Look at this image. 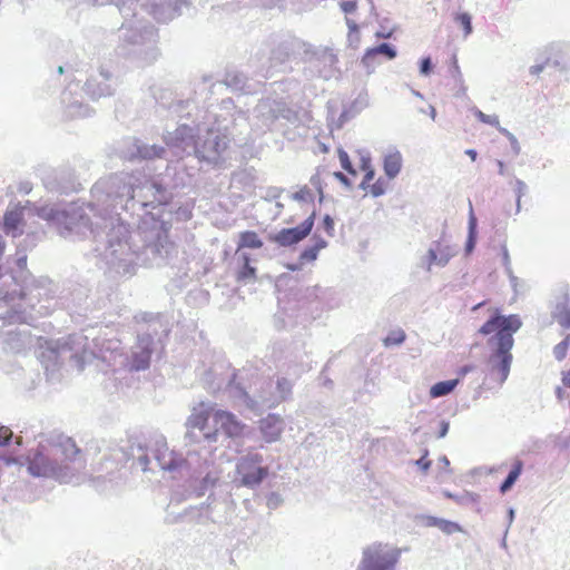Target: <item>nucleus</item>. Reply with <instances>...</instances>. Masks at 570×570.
<instances>
[{
	"instance_id": "f257e3e1",
	"label": "nucleus",
	"mask_w": 570,
	"mask_h": 570,
	"mask_svg": "<svg viewBox=\"0 0 570 570\" xmlns=\"http://www.w3.org/2000/svg\"><path fill=\"white\" fill-rule=\"evenodd\" d=\"M90 194L88 204L46 207L40 216L52 222L63 237H91L97 255L124 276L134 275L138 265H160L170 257L175 245L163 223L153 220L149 226L145 220L130 234L117 212L166 205L173 194L159 179L116 174L99 179Z\"/></svg>"
},
{
	"instance_id": "f03ea898",
	"label": "nucleus",
	"mask_w": 570,
	"mask_h": 570,
	"mask_svg": "<svg viewBox=\"0 0 570 570\" xmlns=\"http://www.w3.org/2000/svg\"><path fill=\"white\" fill-rule=\"evenodd\" d=\"M79 453L80 450L71 438L58 435L51 444H40L38 450L28 456V471L38 478H52L61 483H78L79 473L85 468Z\"/></svg>"
},
{
	"instance_id": "7ed1b4c3",
	"label": "nucleus",
	"mask_w": 570,
	"mask_h": 570,
	"mask_svg": "<svg viewBox=\"0 0 570 570\" xmlns=\"http://www.w3.org/2000/svg\"><path fill=\"white\" fill-rule=\"evenodd\" d=\"M212 422L213 426L209 424V415L206 411L194 412L186 423V438L193 442L206 441L214 443L218 441L220 432H224L228 438H237L245 428L233 413L222 410L214 412Z\"/></svg>"
},
{
	"instance_id": "20e7f679",
	"label": "nucleus",
	"mask_w": 570,
	"mask_h": 570,
	"mask_svg": "<svg viewBox=\"0 0 570 570\" xmlns=\"http://www.w3.org/2000/svg\"><path fill=\"white\" fill-rule=\"evenodd\" d=\"M60 291L59 286L47 277L33 281L27 288L18 284L14 299H8L7 306L2 308L4 316H0V320L9 324L24 323L27 322L26 306L36 309V305L41 301L49 302L58 298Z\"/></svg>"
},
{
	"instance_id": "39448f33",
	"label": "nucleus",
	"mask_w": 570,
	"mask_h": 570,
	"mask_svg": "<svg viewBox=\"0 0 570 570\" xmlns=\"http://www.w3.org/2000/svg\"><path fill=\"white\" fill-rule=\"evenodd\" d=\"M127 18L119 29V38L122 41L119 53L137 57L147 63L155 61L158 56L155 28L148 22L131 21Z\"/></svg>"
},
{
	"instance_id": "423d86ee",
	"label": "nucleus",
	"mask_w": 570,
	"mask_h": 570,
	"mask_svg": "<svg viewBox=\"0 0 570 570\" xmlns=\"http://www.w3.org/2000/svg\"><path fill=\"white\" fill-rule=\"evenodd\" d=\"M94 356L89 348L88 337L81 333H73L51 342L46 352H42V363L49 380H55V371L66 358L75 360L79 368Z\"/></svg>"
},
{
	"instance_id": "0eeeda50",
	"label": "nucleus",
	"mask_w": 570,
	"mask_h": 570,
	"mask_svg": "<svg viewBox=\"0 0 570 570\" xmlns=\"http://www.w3.org/2000/svg\"><path fill=\"white\" fill-rule=\"evenodd\" d=\"M264 456L256 451H248L236 463L233 483L235 487L257 489L269 474V468L264 463Z\"/></svg>"
},
{
	"instance_id": "6e6552de",
	"label": "nucleus",
	"mask_w": 570,
	"mask_h": 570,
	"mask_svg": "<svg viewBox=\"0 0 570 570\" xmlns=\"http://www.w3.org/2000/svg\"><path fill=\"white\" fill-rule=\"evenodd\" d=\"M197 135L196 157L202 161L216 165L228 147V135L218 132V130L209 127L207 122L197 126Z\"/></svg>"
},
{
	"instance_id": "1a4fd4ad",
	"label": "nucleus",
	"mask_w": 570,
	"mask_h": 570,
	"mask_svg": "<svg viewBox=\"0 0 570 570\" xmlns=\"http://www.w3.org/2000/svg\"><path fill=\"white\" fill-rule=\"evenodd\" d=\"M303 73L307 80L315 78L331 79L336 71L337 57L327 48H312L307 46L303 56Z\"/></svg>"
},
{
	"instance_id": "9d476101",
	"label": "nucleus",
	"mask_w": 570,
	"mask_h": 570,
	"mask_svg": "<svg viewBox=\"0 0 570 570\" xmlns=\"http://www.w3.org/2000/svg\"><path fill=\"white\" fill-rule=\"evenodd\" d=\"M205 122L218 130V132L227 134L229 137L234 127H239L247 122V115L246 111L237 108L234 100L228 98L222 100L215 110L207 115Z\"/></svg>"
},
{
	"instance_id": "9b49d317",
	"label": "nucleus",
	"mask_w": 570,
	"mask_h": 570,
	"mask_svg": "<svg viewBox=\"0 0 570 570\" xmlns=\"http://www.w3.org/2000/svg\"><path fill=\"white\" fill-rule=\"evenodd\" d=\"M513 345V337L501 336L492 341V345L488 346L491 351L488 358V367L492 375H498L500 384H503L510 374L513 360L511 350Z\"/></svg>"
},
{
	"instance_id": "f8f14e48",
	"label": "nucleus",
	"mask_w": 570,
	"mask_h": 570,
	"mask_svg": "<svg viewBox=\"0 0 570 570\" xmlns=\"http://www.w3.org/2000/svg\"><path fill=\"white\" fill-rule=\"evenodd\" d=\"M400 554L399 549L374 543L363 550L362 560L356 570H394Z\"/></svg>"
},
{
	"instance_id": "ddd939ff",
	"label": "nucleus",
	"mask_w": 570,
	"mask_h": 570,
	"mask_svg": "<svg viewBox=\"0 0 570 570\" xmlns=\"http://www.w3.org/2000/svg\"><path fill=\"white\" fill-rule=\"evenodd\" d=\"M164 141L176 157L196 156L198 138L196 139L194 129L187 125H179L174 131H167Z\"/></svg>"
},
{
	"instance_id": "4468645a",
	"label": "nucleus",
	"mask_w": 570,
	"mask_h": 570,
	"mask_svg": "<svg viewBox=\"0 0 570 570\" xmlns=\"http://www.w3.org/2000/svg\"><path fill=\"white\" fill-rule=\"evenodd\" d=\"M521 326L522 322L518 315H501L497 313L480 327L479 332L483 335L494 333L487 342L488 346H490L492 345V341L498 337H513V334L517 333Z\"/></svg>"
},
{
	"instance_id": "2eb2a0df",
	"label": "nucleus",
	"mask_w": 570,
	"mask_h": 570,
	"mask_svg": "<svg viewBox=\"0 0 570 570\" xmlns=\"http://www.w3.org/2000/svg\"><path fill=\"white\" fill-rule=\"evenodd\" d=\"M157 346L154 345L150 333L139 332L137 342L131 347V354L128 358V366L131 371H145L150 365L153 353Z\"/></svg>"
},
{
	"instance_id": "dca6fc26",
	"label": "nucleus",
	"mask_w": 570,
	"mask_h": 570,
	"mask_svg": "<svg viewBox=\"0 0 570 570\" xmlns=\"http://www.w3.org/2000/svg\"><path fill=\"white\" fill-rule=\"evenodd\" d=\"M316 214H312L299 225L282 228L277 233L269 234L268 239L281 247H291L305 239L312 232Z\"/></svg>"
},
{
	"instance_id": "f3484780",
	"label": "nucleus",
	"mask_w": 570,
	"mask_h": 570,
	"mask_svg": "<svg viewBox=\"0 0 570 570\" xmlns=\"http://www.w3.org/2000/svg\"><path fill=\"white\" fill-rule=\"evenodd\" d=\"M116 87L117 79L107 68L101 67L87 79L83 90L92 100H97L114 95Z\"/></svg>"
},
{
	"instance_id": "a211bd4d",
	"label": "nucleus",
	"mask_w": 570,
	"mask_h": 570,
	"mask_svg": "<svg viewBox=\"0 0 570 570\" xmlns=\"http://www.w3.org/2000/svg\"><path fill=\"white\" fill-rule=\"evenodd\" d=\"M135 321L139 325L137 334L139 332L150 333L154 345L157 346L159 344L163 346V337H166L170 330L159 314L138 313L135 315Z\"/></svg>"
},
{
	"instance_id": "6ab92c4d",
	"label": "nucleus",
	"mask_w": 570,
	"mask_h": 570,
	"mask_svg": "<svg viewBox=\"0 0 570 570\" xmlns=\"http://www.w3.org/2000/svg\"><path fill=\"white\" fill-rule=\"evenodd\" d=\"M275 392H271L269 396H262L261 400H250V410L261 412L266 409H273L281 402L285 401L292 392V383L285 379H278L274 386Z\"/></svg>"
},
{
	"instance_id": "aec40b11",
	"label": "nucleus",
	"mask_w": 570,
	"mask_h": 570,
	"mask_svg": "<svg viewBox=\"0 0 570 570\" xmlns=\"http://www.w3.org/2000/svg\"><path fill=\"white\" fill-rule=\"evenodd\" d=\"M125 157L129 159L140 158L146 160L157 158L165 159L167 157V150L163 146L148 145L139 139L131 138Z\"/></svg>"
},
{
	"instance_id": "412c9836",
	"label": "nucleus",
	"mask_w": 570,
	"mask_h": 570,
	"mask_svg": "<svg viewBox=\"0 0 570 570\" xmlns=\"http://www.w3.org/2000/svg\"><path fill=\"white\" fill-rule=\"evenodd\" d=\"M455 254L456 249L454 247L438 240L431 245L426 255L422 257L421 264L425 266L428 272H430L432 265H436L439 267L448 265Z\"/></svg>"
},
{
	"instance_id": "4be33fe9",
	"label": "nucleus",
	"mask_w": 570,
	"mask_h": 570,
	"mask_svg": "<svg viewBox=\"0 0 570 570\" xmlns=\"http://www.w3.org/2000/svg\"><path fill=\"white\" fill-rule=\"evenodd\" d=\"M153 456L156 465L165 471L180 470L184 465L189 464L188 460L170 451L165 442H157V448L153 451Z\"/></svg>"
},
{
	"instance_id": "5701e85b",
	"label": "nucleus",
	"mask_w": 570,
	"mask_h": 570,
	"mask_svg": "<svg viewBox=\"0 0 570 570\" xmlns=\"http://www.w3.org/2000/svg\"><path fill=\"white\" fill-rule=\"evenodd\" d=\"M32 344V337L27 327L8 330L3 334V348L12 353H20Z\"/></svg>"
},
{
	"instance_id": "b1692460",
	"label": "nucleus",
	"mask_w": 570,
	"mask_h": 570,
	"mask_svg": "<svg viewBox=\"0 0 570 570\" xmlns=\"http://www.w3.org/2000/svg\"><path fill=\"white\" fill-rule=\"evenodd\" d=\"M180 0H149L150 12L160 22H167L179 14Z\"/></svg>"
},
{
	"instance_id": "393cba45",
	"label": "nucleus",
	"mask_w": 570,
	"mask_h": 570,
	"mask_svg": "<svg viewBox=\"0 0 570 570\" xmlns=\"http://www.w3.org/2000/svg\"><path fill=\"white\" fill-rule=\"evenodd\" d=\"M384 56L387 60H393L397 56L396 48L387 42H382L375 47L367 48L364 56L362 57V65L366 68L367 73H372L375 69L376 56Z\"/></svg>"
},
{
	"instance_id": "a878e982",
	"label": "nucleus",
	"mask_w": 570,
	"mask_h": 570,
	"mask_svg": "<svg viewBox=\"0 0 570 570\" xmlns=\"http://www.w3.org/2000/svg\"><path fill=\"white\" fill-rule=\"evenodd\" d=\"M284 422L279 415L268 414L259 421V430L264 440L268 443L275 442L281 436Z\"/></svg>"
},
{
	"instance_id": "bb28decb",
	"label": "nucleus",
	"mask_w": 570,
	"mask_h": 570,
	"mask_svg": "<svg viewBox=\"0 0 570 570\" xmlns=\"http://www.w3.org/2000/svg\"><path fill=\"white\" fill-rule=\"evenodd\" d=\"M62 102L65 104V114L70 119L87 118L94 112L88 105L73 97L71 92L63 94Z\"/></svg>"
},
{
	"instance_id": "cd10ccee",
	"label": "nucleus",
	"mask_w": 570,
	"mask_h": 570,
	"mask_svg": "<svg viewBox=\"0 0 570 570\" xmlns=\"http://www.w3.org/2000/svg\"><path fill=\"white\" fill-rule=\"evenodd\" d=\"M292 52V45L287 41L279 42L276 47L271 49L269 56L265 62H262V67L269 71L271 69H277L284 62H286Z\"/></svg>"
},
{
	"instance_id": "c85d7f7f",
	"label": "nucleus",
	"mask_w": 570,
	"mask_h": 570,
	"mask_svg": "<svg viewBox=\"0 0 570 570\" xmlns=\"http://www.w3.org/2000/svg\"><path fill=\"white\" fill-rule=\"evenodd\" d=\"M402 154L396 147H390L384 154L383 169L389 179H394L401 171Z\"/></svg>"
},
{
	"instance_id": "c756f323",
	"label": "nucleus",
	"mask_w": 570,
	"mask_h": 570,
	"mask_svg": "<svg viewBox=\"0 0 570 570\" xmlns=\"http://www.w3.org/2000/svg\"><path fill=\"white\" fill-rule=\"evenodd\" d=\"M277 100L265 98L261 99L256 105L255 116L262 120L263 126L269 127L276 120Z\"/></svg>"
},
{
	"instance_id": "7c9ffc66",
	"label": "nucleus",
	"mask_w": 570,
	"mask_h": 570,
	"mask_svg": "<svg viewBox=\"0 0 570 570\" xmlns=\"http://www.w3.org/2000/svg\"><path fill=\"white\" fill-rule=\"evenodd\" d=\"M87 297L86 288L79 285H75L72 288H62L59 292L58 301L62 306L67 308L71 306H78L82 303V301Z\"/></svg>"
},
{
	"instance_id": "2f4dec72",
	"label": "nucleus",
	"mask_w": 570,
	"mask_h": 570,
	"mask_svg": "<svg viewBox=\"0 0 570 570\" xmlns=\"http://www.w3.org/2000/svg\"><path fill=\"white\" fill-rule=\"evenodd\" d=\"M478 219L475 217L471 200H469V222H468V238L465 243V254L469 255L473 252L476 244L478 236Z\"/></svg>"
},
{
	"instance_id": "473e14b6",
	"label": "nucleus",
	"mask_w": 570,
	"mask_h": 570,
	"mask_svg": "<svg viewBox=\"0 0 570 570\" xmlns=\"http://www.w3.org/2000/svg\"><path fill=\"white\" fill-rule=\"evenodd\" d=\"M568 294L564 293V302L558 303L556 305L554 311L552 312V317L558 322V324L563 328H570V307L568 306Z\"/></svg>"
},
{
	"instance_id": "72a5a7b5",
	"label": "nucleus",
	"mask_w": 570,
	"mask_h": 570,
	"mask_svg": "<svg viewBox=\"0 0 570 570\" xmlns=\"http://www.w3.org/2000/svg\"><path fill=\"white\" fill-rule=\"evenodd\" d=\"M62 177V171L53 173L43 178L45 187L50 191L68 193L73 189L70 183H61L58 179Z\"/></svg>"
},
{
	"instance_id": "f704fd0d",
	"label": "nucleus",
	"mask_w": 570,
	"mask_h": 570,
	"mask_svg": "<svg viewBox=\"0 0 570 570\" xmlns=\"http://www.w3.org/2000/svg\"><path fill=\"white\" fill-rule=\"evenodd\" d=\"M522 470H523V462L521 460H515L509 474L503 480V482L500 484L501 493H507L512 489V487L514 485V483L521 475Z\"/></svg>"
},
{
	"instance_id": "c9c22d12",
	"label": "nucleus",
	"mask_w": 570,
	"mask_h": 570,
	"mask_svg": "<svg viewBox=\"0 0 570 570\" xmlns=\"http://www.w3.org/2000/svg\"><path fill=\"white\" fill-rule=\"evenodd\" d=\"M205 464L207 470L206 474L202 478L199 485L195 489L197 497H203L205 492L213 488L219 479V473L214 469H209L207 462H205Z\"/></svg>"
},
{
	"instance_id": "e433bc0d",
	"label": "nucleus",
	"mask_w": 570,
	"mask_h": 570,
	"mask_svg": "<svg viewBox=\"0 0 570 570\" xmlns=\"http://www.w3.org/2000/svg\"><path fill=\"white\" fill-rule=\"evenodd\" d=\"M223 82L233 90H245L247 78L240 71L229 70L226 72Z\"/></svg>"
},
{
	"instance_id": "4c0bfd02",
	"label": "nucleus",
	"mask_w": 570,
	"mask_h": 570,
	"mask_svg": "<svg viewBox=\"0 0 570 570\" xmlns=\"http://www.w3.org/2000/svg\"><path fill=\"white\" fill-rule=\"evenodd\" d=\"M459 384V379L438 382L430 389L433 399L449 395Z\"/></svg>"
},
{
	"instance_id": "58836bf2",
	"label": "nucleus",
	"mask_w": 570,
	"mask_h": 570,
	"mask_svg": "<svg viewBox=\"0 0 570 570\" xmlns=\"http://www.w3.org/2000/svg\"><path fill=\"white\" fill-rule=\"evenodd\" d=\"M326 245H327L326 240H324L323 238H317L314 245L307 246L299 254L301 264L315 261L318 256L320 250L325 248Z\"/></svg>"
},
{
	"instance_id": "ea45409f",
	"label": "nucleus",
	"mask_w": 570,
	"mask_h": 570,
	"mask_svg": "<svg viewBox=\"0 0 570 570\" xmlns=\"http://www.w3.org/2000/svg\"><path fill=\"white\" fill-rule=\"evenodd\" d=\"M21 222V213L19 210H10L4 215V230L12 237L18 235V228Z\"/></svg>"
},
{
	"instance_id": "a19ab883",
	"label": "nucleus",
	"mask_w": 570,
	"mask_h": 570,
	"mask_svg": "<svg viewBox=\"0 0 570 570\" xmlns=\"http://www.w3.org/2000/svg\"><path fill=\"white\" fill-rule=\"evenodd\" d=\"M244 264L237 274V279L244 283L254 282L256 279V268L249 265L248 255H243Z\"/></svg>"
},
{
	"instance_id": "79ce46f5",
	"label": "nucleus",
	"mask_w": 570,
	"mask_h": 570,
	"mask_svg": "<svg viewBox=\"0 0 570 570\" xmlns=\"http://www.w3.org/2000/svg\"><path fill=\"white\" fill-rule=\"evenodd\" d=\"M263 246V242L259 239L258 235L255 232H244L240 234L239 247L247 248H261Z\"/></svg>"
},
{
	"instance_id": "37998d69",
	"label": "nucleus",
	"mask_w": 570,
	"mask_h": 570,
	"mask_svg": "<svg viewBox=\"0 0 570 570\" xmlns=\"http://www.w3.org/2000/svg\"><path fill=\"white\" fill-rule=\"evenodd\" d=\"M105 2V0H102ZM106 2L114 3L124 18L136 16L135 4L137 0H106Z\"/></svg>"
},
{
	"instance_id": "c03bdc74",
	"label": "nucleus",
	"mask_w": 570,
	"mask_h": 570,
	"mask_svg": "<svg viewBox=\"0 0 570 570\" xmlns=\"http://www.w3.org/2000/svg\"><path fill=\"white\" fill-rule=\"evenodd\" d=\"M276 119L283 118L288 121H293L296 119V112L287 106L286 102L282 100H277V108L275 112Z\"/></svg>"
},
{
	"instance_id": "a18cd8bd",
	"label": "nucleus",
	"mask_w": 570,
	"mask_h": 570,
	"mask_svg": "<svg viewBox=\"0 0 570 570\" xmlns=\"http://www.w3.org/2000/svg\"><path fill=\"white\" fill-rule=\"evenodd\" d=\"M271 392H275V389H274V384L272 382H266L264 383V385L262 386L261 391L258 392L257 395H255L254 397L249 396L247 394V392L240 390V393L243 394V396L245 397V401H246V404L247 406L250 409V403L252 401L250 400H261L262 396H269V393Z\"/></svg>"
},
{
	"instance_id": "49530a36",
	"label": "nucleus",
	"mask_w": 570,
	"mask_h": 570,
	"mask_svg": "<svg viewBox=\"0 0 570 570\" xmlns=\"http://www.w3.org/2000/svg\"><path fill=\"white\" fill-rule=\"evenodd\" d=\"M291 198L296 202L312 203L314 200V194L308 187L304 186L298 191L292 194Z\"/></svg>"
},
{
	"instance_id": "de8ad7c7",
	"label": "nucleus",
	"mask_w": 570,
	"mask_h": 570,
	"mask_svg": "<svg viewBox=\"0 0 570 570\" xmlns=\"http://www.w3.org/2000/svg\"><path fill=\"white\" fill-rule=\"evenodd\" d=\"M455 20L456 22H459L463 30H464V37H468L472 33V18L470 16V13L468 12H462V13H459L456 17H455Z\"/></svg>"
},
{
	"instance_id": "09e8293b",
	"label": "nucleus",
	"mask_w": 570,
	"mask_h": 570,
	"mask_svg": "<svg viewBox=\"0 0 570 570\" xmlns=\"http://www.w3.org/2000/svg\"><path fill=\"white\" fill-rule=\"evenodd\" d=\"M362 168L366 170V174L364 175V178L362 183L360 184V188L363 190H366L370 186V181L373 180L375 171L370 165V160L363 159Z\"/></svg>"
},
{
	"instance_id": "8fccbe9b",
	"label": "nucleus",
	"mask_w": 570,
	"mask_h": 570,
	"mask_svg": "<svg viewBox=\"0 0 570 570\" xmlns=\"http://www.w3.org/2000/svg\"><path fill=\"white\" fill-rule=\"evenodd\" d=\"M569 342L570 335H567L563 341H561L553 347V355L557 361H562L566 357L569 347Z\"/></svg>"
},
{
	"instance_id": "3c124183",
	"label": "nucleus",
	"mask_w": 570,
	"mask_h": 570,
	"mask_svg": "<svg viewBox=\"0 0 570 570\" xmlns=\"http://www.w3.org/2000/svg\"><path fill=\"white\" fill-rule=\"evenodd\" d=\"M474 115L481 122L494 126V127H497L498 130H499V127H501L499 117L497 115H487L479 109H475Z\"/></svg>"
},
{
	"instance_id": "603ef678",
	"label": "nucleus",
	"mask_w": 570,
	"mask_h": 570,
	"mask_svg": "<svg viewBox=\"0 0 570 570\" xmlns=\"http://www.w3.org/2000/svg\"><path fill=\"white\" fill-rule=\"evenodd\" d=\"M338 159L344 170H346L351 175H356V170L354 169L350 160V156L345 150L338 149Z\"/></svg>"
},
{
	"instance_id": "864d4df0",
	"label": "nucleus",
	"mask_w": 570,
	"mask_h": 570,
	"mask_svg": "<svg viewBox=\"0 0 570 570\" xmlns=\"http://www.w3.org/2000/svg\"><path fill=\"white\" fill-rule=\"evenodd\" d=\"M499 131L508 138V142H510L512 150L518 155L520 153V145L517 137L503 127H499Z\"/></svg>"
},
{
	"instance_id": "5fc2aeb1",
	"label": "nucleus",
	"mask_w": 570,
	"mask_h": 570,
	"mask_svg": "<svg viewBox=\"0 0 570 570\" xmlns=\"http://www.w3.org/2000/svg\"><path fill=\"white\" fill-rule=\"evenodd\" d=\"M440 524H441L440 530L445 534H452L454 532L462 531L461 527L458 523L445 520V519H443V521Z\"/></svg>"
},
{
	"instance_id": "6e6d98bb",
	"label": "nucleus",
	"mask_w": 570,
	"mask_h": 570,
	"mask_svg": "<svg viewBox=\"0 0 570 570\" xmlns=\"http://www.w3.org/2000/svg\"><path fill=\"white\" fill-rule=\"evenodd\" d=\"M405 340V333L403 331L394 332L385 338V345H399Z\"/></svg>"
},
{
	"instance_id": "4d7b16f0",
	"label": "nucleus",
	"mask_w": 570,
	"mask_h": 570,
	"mask_svg": "<svg viewBox=\"0 0 570 570\" xmlns=\"http://www.w3.org/2000/svg\"><path fill=\"white\" fill-rule=\"evenodd\" d=\"M282 503H283V499H282L281 494H278L277 492H272V493L268 494L267 501H266V504H267L268 509L275 510Z\"/></svg>"
},
{
	"instance_id": "13d9d810",
	"label": "nucleus",
	"mask_w": 570,
	"mask_h": 570,
	"mask_svg": "<svg viewBox=\"0 0 570 570\" xmlns=\"http://www.w3.org/2000/svg\"><path fill=\"white\" fill-rule=\"evenodd\" d=\"M11 439L12 431L4 425H0V446L7 445Z\"/></svg>"
},
{
	"instance_id": "bf43d9fd",
	"label": "nucleus",
	"mask_w": 570,
	"mask_h": 570,
	"mask_svg": "<svg viewBox=\"0 0 570 570\" xmlns=\"http://www.w3.org/2000/svg\"><path fill=\"white\" fill-rule=\"evenodd\" d=\"M340 8L344 13H352L357 9L356 0H344L340 2Z\"/></svg>"
},
{
	"instance_id": "052dcab7",
	"label": "nucleus",
	"mask_w": 570,
	"mask_h": 570,
	"mask_svg": "<svg viewBox=\"0 0 570 570\" xmlns=\"http://www.w3.org/2000/svg\"><path fill=\"white\" fill-rule=\"evenodd\" d=\"M384 193H385V184L382 179H379L373 185H371V194L374 197L382 196Z\"/></svg>"
},
{
	"instance_id": "680f3d73",
	"label": "nucleus",
	"mask_w": 570,
	"mask_h": 570,
	"mask_svg": "<svg viewBox=\"0 0 570 570\" xmlns=\"http://www.w3.org/2000/svg\"><path fill=\"white\" fill-rule=\"evenodd\" d=\"M433 68V63L430 57H425L420 62V72L423 76H428L431 73Z\"/></svg>"
},
{
	"instance_id": "e2e57ef3",
	"label": "nucleus",
	"mask_w": 570,
	"mask_h": 570,
	"mask_svg": "<svg viewBox=\"0 0 570 570\" xmlns=\"http://www.w3.org/2000/svg\"><path fill=\"white\" fill-rule=\"evenodd\" d=\"M429 454V451L425 449L423 451V455L415 461V464L423 471V472H428V470L430 469L431 466V461L430 460H425V458L428 456Z\"/></svg>"
},
{
	"instance_id": "0e129e2a",
	"label": "nucleus",
	"mask_w": 570,
	"mask_h": 570,
	"mask_svg": "<svg viewBox=\"0 0 570 570\" xmlns=\"http://www.w3.org/2000/svg\"><path fill=\"white\" fill-rule=\"evenodd\" d=\"M514 191H515L518 198H522L528 191L527 184L521 179H517Z\"/></svg>"
},
{
	"instance_id": "69168bd1",
	"label": "nucleus",
	"mask_w": 570,
	"mask_h": 570,
	"mask_svg": "<svg viewBox=\"0 0 570 570\" xmlns=\"http://www.w3.org/2000/svg\"><path fill=\"white\" fill-rule=\"evenodd\" d=\"M451 75L454 79L461 81L462 80V73H461V70H460V67L458 65V58L456 56L454 55L452 57V68H451Z\"/></svg>"
},
{
	"instance_id": "338daca9",
	"label": "nucleus",
	"mask_w": 570,
	"mask_h": 570,
	"mask_svg": "<svg viewBox=\"0 0 570 570\" xmlns=\"http://www.w3.org/2000/svg\"><path fill=\"white\" fill-rule=\"evenodd\" d=\"M137 463L141 466L142 471L153 470L148 464L150 463L149 455L147 453H141L137 456Z\"/></svg>"
},
{
	"instance_id": "774afa93",
	"label": "nucleus",
	"mask_w": 570,
	"mask_h": 570,
	"mask_svg": "<svg viewBox=\"0 0 570 570\" xmlns=\"http://www.w3.org/2000/svg\"><path fill=\"white\" fill-rule=\"evenodd\" d=\"M323 227L328 235L334 232V219L330 215H325L323 218Z\"/></svg>"
}]
</instances>
